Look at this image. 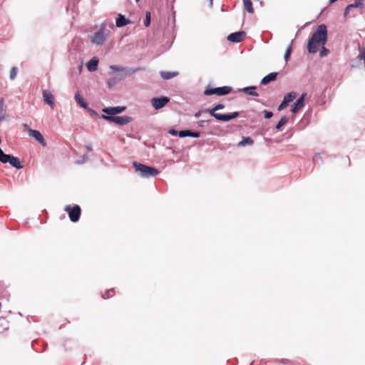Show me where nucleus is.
<instances>
[{
  "mask_svg": "<svg viewBox=\"0 0 365 365\" xmlns=\"http://www.w3.org/2000/svg\"><path fill=\"white\" fill-rule=\"evenodd\" d=\"M327 41V30L324 24L319 25L312 34L307 43V50L310 53H316L319 46H324Z\"/></svg>",
  "mask_w": 365,
  "mask_h": 365,
  "instance_id": "nucleus-1",
  "label": "nucleus"
},
{
  "mask_svg": "<svg viewBox=\"0 0 365 365\" xmlns=\"http://www.w3.org/2000/svg\"><path fill=\"white\" fill-rule=\"evenodd\" d=\"M225 105L222 103L217 104L215 107L211 109H206L205 111L209 113L212 116L215 118L217 120L220 121H229L239 116L238 112H234L230 114H220L216 113L217 110L223 109Z\"/></svg>",
  "mask_w": 365,
  "mask_h": 365,
  "instance_id": "nucleus-2",
  "label": "nucleus"
},
{
  "mask_svg": "<svg viewBox=\"0 0 365 365\" xmlns=\"http://www.w3.org/2000/svg\"><path fill=\"white\" fill-rule=\"evenodd\" d=\"M133 165L135 168V172L138 173L142 178H149L150 177H155L160 173L158 169L135 161L133 162Z\"/></svg>",
  "mask_w": 365,
  "mask_h": 365,
  "instance_id": "nucleus-3",
  "label": "nucleus"
},
{
  "mask_svg": "<svg viewBox=\"0 0 365 365\" xmlns=\"http://www.w3.org/2000/svg\"><path fill=\"white\" fill-rule=\"evenodd\" d=\"M0 162L2 163H9L12 167L16 169H21L23 165L18 157L5 154L0 148Z\"/></svg>",
  "mask_w": 365,
  "mask_h": 365,
  "instance_id": "nucleus-4",
  "label": "nucleus"
},
{
  "mask_svg": "<svg viewBox=\"0 0 365 365\" xmlns=\"http://www.w3.org/2000/svg\"><path fill=\"white\" fill-rule=\"evenodd\" d=\"M108 34L109 31L106 29V26H102L91 37V42L94 44L102 45L108 36Z\"/></svg>",
  "mask_w": 365,
  "mask_h": 365,
  "instance_id": "nucleus-5",
  "label": "nucleus"
},
{
  "mask_svg": "<svg viewBox=\"0 0 365 365\" xmlns=\"http://www.w3.org/2000/svg\"><path fill=\"white\" fill-rule=\"evenodd\" d=\"M64 210L68 213L71 221L76 222L79 220L81 214V210L78 205H76L73 207L67 205Z\"/></svg>",
  "mask_w": 365,
  "mask_h": 365,
  "instance_id": "nucleus-6",
  "label": "nucleus"
},
{
  "mask_svg": "<svg viewBox=\"0 0 365 365\" xmlns=\"http://www.w3.org/2000/svg\"><path fill=\"white\" fill-rule=\"evenodd\" d=\"M231 91L232 88L229 86H222L215 88H207L204 91V94L206 96H210L213 94L217 96H224L230 93Z\"/></svg>",
  "mask_w": 365,
  "mask_h": 365,
  "instance_id": "nucleus-7",
  "label": "nucleus"
},
{
  "mask_svg": "<svg viewBox=\"0 0 365 365\" xmlns=\"http://www.w3.org/2000/svg\"><path fill=\"white\" fill-rule=\"evenodd\" d=\"M24 128L26 130L29 135L37 140L42 146H46V142L45 141L41 133L36 130H33L29 127L27 124H24Z\"/></svg>",
  "mask_w": 365,
  "mask_h": 365,
  "instance_id": "nucleus-8",
  "label": "nucleus"
},
{
  "mask_svg": "<svg viewBox=\"0 0 365 365\" xmlns=\"http://www.w3.org/2000/svg\"><path fill=\"white\" fill-rule=\"evenodd\" d=\"M103 118L109 122L115 123L118 125H126L132 121V118L129 116H108L103 115Z\"/></svg>",
  "mask_w": 365,
  "mask_h": 365,
  "instance_id": "nucleus-9",
  "label": "nucleus"
},
{
  "mask_svg": "<svg viewBox=\"0 0 365 365\" xmlns=\"http://www.w3.org/2000/svg\"><path fill=\"white\" fill-rule=\"evenodd\" d=\"M169 101L170 98L165 96L153 98L151 99V104L155 109L159 110L163 108Z\"/></svg>",
  "mask_w": 365,
  "mask_h": 365,
  "instance_id": "nucleus-10",
  "label": "nucleus"
},
{
  "mask_svg": "<svg viewBox=\"0 0 365 365\" xmlns=\"http://www.w3.org/2000/svg\"><path fill=\"white\" fill-rule=\"evenodd\" d=\"M246 37V33L243 31L232 33L227 36V40L230 42L240 43Z\"/></svg>",
  "mask_w": 365,
  "mask_h": 365,
  "instance_id": "nucleus-11",
  "label": "nucleus"
},
{
  "mask_svg": "<svg viewBox=\"0 0 365 365\" xmlns=\"http://www.w3.org/2000/svg\"><path fill=\"white\" fill-rule=\"evenodd\" d=\"M43 98L46 104L48 105L51 109H53L55 105V98L53 93L49 90L43 91Z\"/></svg>",
  "mask_w": 365,
  "mask_h": 365,
  "instance_id": "nucleus-12",
  "label": "nucleus"
},
{
  "mask_svg": "<svg viewBox=\"0 0 365 365\" xmlns=\"http://www.w3.org/2000/svg\"><path fill=\"white\" fill-rule=\"evenodd\" d=\"M307 96L306 93L302 94V96L297 100V101L292 106L291 111L293 113H297L301 110L304 106V99Z\"/></svg>",
  "mask_w": 365,
  "mask_h": 365,
  "instance_id": "nucleus-13",
  "label": "nucleus"
},
{
  "mask_svg": "<svg viewBox=\"0 0 365 365\" xmlns=\"http://www.w3.org/2000/svg\"><path fill=\"white\" fill-rule=\"evenodd\" d=\"M125 106H116V107H108L103 108L102 111L104 113L109 115L110 116H113L116 114L120 113L125 110Z\"/></svg>",
  "mask_w": 365,
  "mask_h": 365,
  "instance_id": "nucleus-14",
  "label": "nucleus"
},
{
  "mask_svg": "<svg viewBox=\"0 0 365 365\" xmlns=\"http://www.w3.org/2000/svg\"><path fill=\"white\" fill-rule=\"evenodd\" d=\"M110 68L113 71H115V72H121V71H125V76H128V75H131L133 73H134L135 72H136L137 71H139L140 68H125L120 66H116V65H111L110 66Z\"/></svg>",
  "mask_w": 365,
  "mask_h": 365,
  "instance_id": "nucleus-15",
  "label": "nucleus"
},
{
  "mask_svg": "<svg viewBox=\"0 0 365 365\" xmlns=\"http://www.w3.org/2000/svg\"><path fill=\"white\" fill-rule=\"evenodd\" d=\"M364 5V0H355L354 3L349 4L344 10V16L346 17L351 10L354 8H361Z\"/></svg>",
  "mask_w": 365,
  "mask_h": 365,
  "instance_id": "nucleus-16",
  "label": "nucleus"
},
{
  "mask_svg": "<svg viewBox=\"0 0 365 365\" xmlns=\"http://www.w3.org/2000/svg\"><path fill=\"white\" fill-rule=\"evenodd\" d=\"M277 73H276V72L270 73L268 75H267L266 76H264L261 80L260 83L262 85H267L272 81H274L277 79Z\"/></svg>",
  "mask_w": 365,
  "mask_h": 365,
  "instance_id": "nucleus-17",
  "label": "nucleus"
},
{
  "mask_svg": "<svg viewBox=\"0 0 365 365\" xmlns=\"http://www.w3.org/2000/svg\"><path fill=\"white\" fill-rule=\"evenodd\" d=\"M178 135L180 138L184 137H192V138H199L200 134L199 132H193L190 130H181L179 132Z\"/></svg>",
  "mask_w": 365,
  "mask_h": 365,
  "instance_id": "nucleus-18",
  "label": "nucleus"
},
{
  "mask_svg": "<svg viewBox=\"0 0 365 365\" xmlns=\"http://www.w3.org/2000/svg\"><path fill=\"white\" fill-rule=\"evenodd\" d=\"M130 23V21L128 19H126L123 15L120 14L118 15V18L115 21V25L117 27H123Z\"/></svg>",
  "mask_w": 365,
  "mask_h": 365,
  "instance_id": "nucleus-19",
  "label": "nucleus"
},
{
  "mask_svg": "<svg viewBox=\"0 0 365 365\" xmlns=\"http://www.w3.org/2000/svg\"><path fill=\"white\" fill-rule=\"evenodd\" d=\"M98 64V60L97 58L94 57L88 62L86 66L89 71L93 72L97 70Z\"/></svg>",
  "mask_w": 365,
  "mask_h": 365,
  "instance_id": "nucleus-20",
  "label": "nucleus"
},
{
  "mask_svg": "<svg viewBox=\"0 0 365 365\" xmlns=\"http://www.w3.org/2000/svg\"><path fill=\"white\" fill-rule=\"evenodd\" d=\"M75 99L77 103L82 108H87L88 103L85 101L83 97L79 93H76L75 95Z\"/></svg>",
  "mask_w": 365,
  "mask_h": 365,
  "instance_id": "nucleus-21",
  "label": "nucleus"
},
{
  "mask_svg": "<svg viewBox=\"0 0 365 365\" xmlns=\"http://www.w3.org/2000/svg\"><path fill=\"white\" fill-rule=\"evenodd\" d=\"M160 75L163 79L168 80L177 76L178 75V72L160 71Z\"/></svg>",
  "mask_w": 365,
  "mask_h": 365,
  "instance_id": "nucleus-22",
  "label": "nucleus"
},
{
  "mask_svg": "<svg viewBox=\"0 0 365 365\" xmlns=\"http://www.w3.org/2000/svg\"><path fill=\"white\" fill-rule=\"evenodd\" d=\"M254 143V140L250 137H244L241 141L237 143L238 147H244L247 145H252Z\"/></svg>",
  "mask_w": 365,
  "mask_h": 365,
  "instance_id": "nucleus-23",
  "label": "nucleus"
},
{
  "mask_svg": "<svg viewBox=\"0 0 365 365\" xmlns=\"http://www.w3.org/2000/svg\"><path fill=\"white\" fill-rule=\"evenodd\" d=\"M244 7L246 9V11L250 14L254 13V8L252 6V4L251 0H242Z\"/></svg>",
  "mask_w": 365,
  "mask_h": 365,
  "instance_id": "nucleus-24",
  "label": "nucleus"
},
{
  "mask_svg": "<svg viewBox=\"0 0 365 365\" xmlns=\"http://www.w3.org/2000/svg\"><path fill=\"white\" fill-rule=\"evenodd\" d=\"M6 114V106L4 98L0 99V120H4Z\"/></svg>",
  "mask_w": 365,
  "mask_h": 365,
  "instance_id": "nucleus-25",
  "label": "nucleus"
},
{
  "mask_svg": "<svg viewBox=\"0 0 365 365\" xmlns=\"http://www.w3.org/2000/svg\"><path fill=\"white\" fill-rule=\"evenodd\" d=\"M256 88L255 86H250V87H246L242 89V91L247 95L252 96H259V94L253 91L252 90H255Z\"/></svg>",
  "mask_w": 365,
  "mask_h": 365,
  "instance_id": "nucleus-26",
  "label": "nucleus"
},
{
  "mask_svg": "<svg viewBox=\"0 0 365 365\" xmlns=\"http://www.w3.org/2000/svg\"><path fill=\"white\" fill-rule=\"evenodd\" d=\"M297 97V93L295 92H290L287 93L284 96V101H286L288 104L292 102Z\"/></svg>",
  "mask_w": 365,
  "mask_h": 365,
  "instance_id": "nucleus-27",
  "label": "nucleus"
},
{
  "mask_svg": "<svg viewBox=\"0 0 365 365\" xmlns=\"http://www.w3.org/2000/svg\"><path fill=\"white\" fill-rule=\"evenodd\" d=\"M287 121H288L287 117H286V116L282 117L276 125V129L279 130L281 129V128L287 123Z\"/></svg>",
  "mask_w": 365,
  "mask_h": 365,
  "instance_id": "nucleus-28",
  "label": "nucleus"
},
{
  "mask_svg": "<svg viewBox=\"0 0 365 365\" xmlns=\"http://www.w3.org/2000/svg\"><path fill=\"white\" fill-rule=\"evenodd\" d=\"M115 294V290L114 289H110L106 290L103 294L102 297L103 299H109L110 297H112Z\"/></svg>",
  "mask_w": 365,
  "mask_h": 365,
  "instance_id": "nucleus-29",
  "label": "nucleus"
},
{
  "mask_svg": "<svg viewBox=\"0 0 365 365\" xmlns=\"http://www.w3.org/2000/svg\"><path fill=\"white\" fill-rule=\"evenodd\" d=\"M151 14L150 11H146L145 19L144 20L145 26L148 27L150 24Z\"/></svg>",
  "mask_w": 365,
  "mask_h": 365,
  "instance_id": "nucleus-30",
  "label": "nucleus"
},
{
  "mask_svg": "<svg viewBox=\"0 0 365 365\" xmlns=\"http://www.w3.org/2000/svg\"><path fill=\"white\" fill-rule=\"evenodd\" d=\"M291 53H292V46L289 45L287 49H286V51H285V53H284V60L286 61H288L289 59V57L291 56Z\"/></svg>",
  "mask_w": 365,
  "mask_h": 365,
  "instance_id": "nucleus-31",
  "label": "nucleus"
},
{
  "mask_svg": "<svg viewBox=\"0 0 365 365\" xmlns=\"http://www.w3.org/2000/svg\"><path fill=\"white\" fill-rule=\"evenodd\" d=\"M360 54L357 56L359 61H364L365 67V48L360 49Z\"/></svg>",
  "mask_w": 365,
  "mask_h": 365,
  "instance_id": "nucleus-32",
  "label": "nucleus"
},
{
  "mask_svg": "<svg viewBox=\"0 0 365 365\" xmlns=\"http://www.w3.org/2000/svg\"><path fill=\"white\" fill-rule=\"evenodd\" d=\"M322 46V47L319 52V55H320V56L323 57V56H327L329 53V51L327 48H326L324 47V46Z\"/></svg>",
  "mask_w": 365,
  "mask_h": 365,
  "instance_id": "nucleus-33",
  "label": "nucleus"
},
{
  "mask_svg": "<svg viewBox=\"0 0 365 365\" xmlns=\"http://www.w3.org/2000/svg\"><path fill=\"white\" fill-rule=\"evenodd\" d=\"M17 73V68L16 67H13L10 71V78L11 80L14 79Z\"/></svg>",
  "mask_w": 365,
  "mask_h": 365,
  "instance_id": "nucleus-34",
  "label": "nucleus"
},
{
  "mask_svg": "<svg viewBox=\"0 0 365 365\" xmlns=\"http://www.w3.org/2000/svg\"><path fill=\"white\" fill-rule=\"evenodd\" d=\"M263 113L264 114V118H267V119L272 118L273 115L272 112L267 110H264Z\"/></svg>",
  "mask_w": 365,
  "mask_h": 365,
  "instance_id": "nucleus-35",
  "label": "nucleus"
},
{
  "mask_svg": "<svg viewBox=\"0 0 365 365\" xmlns=\"http://www.w3.org/2000/svg\"><path fill=\"white\" fill-rule=\"evenodd\" d=\"M287 106H288V103L283 100L282 102L279 106L278 110H281L285 108Z\"/></svg>",
  "mask_w": 365,
  "mask_h": 365,
  "instance_id": "nucleus-36",
  "label": "nucleus"
},
{
  "mask_svg": "<svg viewBox=\"0 0 365 365\" xmlns=\"http://www.w3.org/2000/svg\"><path fill=\"white\" fill-rule=\"evenodd\" d=\"M168 133H170L172 135H178L179 132H178L175 129H170Z\"/></svg>",
  "mask_w": 365,
  "mask_h": 365,
  "instance_id": "nucleus-37",
  "label": "nucleus"
},
{
  "mask_svg": "<svg viewBox=\"0 0 365 365\" xmlns=\"http://www.w3.org/2000/svg\"><path fill=\"white\" fill-rule=\"evenodd\" d=\"M210 120H200L197 122V124L199 126H203V124L205 122H209Z\"/></svg>",
  "mask_w": 365,
  "mask_h": 365,
  "instance_id": "nucleus-38",
  "label": "nucleus"
},
{
  "mask_svg": "<svg viewBox=\"0 0 365 365\" xmlns=\"http://www.w3.org/2000/svg\"><path fill=\"white\" fill-rule=\"evenodd\" d=\"M108 84L109 87H111L112 86H113L115 84V81L110 79L108 81Z\"/></svg>",
  "mask_w": 365,
  "mask_h": 365,
  "instance_id": "nucleus-39",
  "label": "nucleus"
},
{
  "mask_svg": "<svg viewBox=\"0 0 365 365\" xmlns=\"http://www.w3.org/2000/svg\"><path fill=\"white\" fill-rule=\"evenodd\" d=\"M202 110H199L198 112H197L195 114V118H198L200 116L201 113H202Z\"/></svg>",
  "mask_w": 365,
  "mask_h": 365,
  "instance_id": "nucleus-40",
  "label": "nucleus"
},
{
  "mask_svg": "<svg viewBox=\"0 0 365 365\" xmlns=\"http://www.w3.org/2000/svg\"><path fill=\"white\" fill-rule=\"evenodd\" d=\"M337 0H329V4H331L333 3H334L335 1H336Z\"/></svg>",
  "mask_w": 365,
  "mask_h": 365,
  "instance_id": "nucleus-41",
  "label": "nucleus"
},
{
  "mask_svg": "<svg viewBox=\"0 0 365 365\" xmlns=\"http://www.w3.org/2000/svg\"><path fill=\"white\" fill-rule=\"evenodd\" d=\"M136 1H138L139 0H135Z\"/></svg>",
  "mask_w": 365,
  "mask_h": 365,
  "instance_id": "nucleus-42",
  "label": "nucleus"
}]
</instances>
